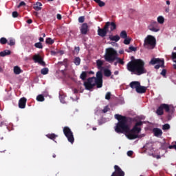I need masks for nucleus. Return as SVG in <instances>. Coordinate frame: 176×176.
<instances>
[{
  "mask_svg": "<svg viewBox=\"0 0 176 176\" xmlns=\"http://www.w3.org/2000/svg\"><path fill=\"white\" fill-rule=\"evenodd\" d=\"M35 47H36L37 49H43V45H42V43L38 42V43H36L34 44Z\"/></svg>",
  "mask_w": 176,
  "mask_h": 176,
  "instance_id": "nucleus-38",
  "label": "nucleus"
},
{
  "mask_svg": "<svg viewBox=\"0 0 176 176\" xmlns=\"http://www.w3.org/2000/svg\"><path fill=\"white\" fill-rule=\"evenodd\" d=\"M109 111V109L108 106L104 107V109L102 110L103 113H107V112H108Z\"/></svg>",
  "mask_w": 176,
  "mask_h": 176,
  "instance_id": "nucleus-46",
  "label": "nucleus"
},
{
  "mask_svg": "<svg viewBox=\"0 0 176 176\" xmlns=\"http://www.w3.org/2000/svg\"><path fill=\"white\" fill-rule=\"evenodd\" d=\"M41 72L42 75H47L49 74V69L47 67L43 68Z\"/></svg>",
  "mask_w": 176,
  "mask_h": 176,
  "instance_id": "nucleus-33",
  "label": "nucleus"
},
{
  "mask_svg": "<svg viewBox=\"0 0 176 176\" xmlns=\"http://www.w3.org/2000/svg\"><path fill=\"white\" fill-rule=\"evenodd\" d=\"M168 113L167 116L168 120H171L173 113Z\"/></svg>",
  "mask_w": 176,
  "mask_h": 176,
  "instance_id": "nucleus-52",
  "label": "nucleus"
},
{
  "mask_svg": "<svg viewBox=\"0 0 176 176\" xmlns=\"http://www.w3.org/2000/svg\"><path fill=\"white\" fill-rule=\"evenodd\" d=\"M104 25H107V31H115L116 30V23L115 22H107Z\"/></svg>",
  "mask_w": 176,
  "mask_h": 176,
  "instance_id": "nucleus-15",
  "label": "nucleus"
},
{
  "mask_svg": "<svg viewBox=\"0 0 176 176\" xmlns=\"http://www.w3.org/2000/svg\"><path fill=\"white\" fill-rule=\"evenodd\" d=\"M168 144L167 143H164L162 146H161V148L163 149V150H166L167 149V148H168Z\"/></svg>",
  "mask_w": 176,
  "mask_h": 176,
  "instance_id": "nucleus-44",
  "label": "nucleus"
},
{
  "mask_svg": "<svg viewBox=\"0 0 176 176\" xmlns=\"http://www.w3.org/2000/svg\"><path fill=\"white\" fill-rule=\"evenodd\" d=\"M144 148L146 151H152V149H153V147H152V143H146Z\"/></svg>",
  "mask_w": 176,
  "mask_h": 176,
  "instance_id": "nucleus-24",
  "label": "nucleus"
},
{
  "mask_svg": "<svg viewBox=\"0 0 176 176\" xmlns=\"http://www.w3.org/2000/svg\"><path fill=\"white\" fill-rule=\"evenodd\" d=\"M78 23H85V16H80L78 18Z\"/></svg>",
  "mask_w": 176,
  "mask_h": 176,
  "instance_id": "nucleus-48",
  "label": "nucleus"
},
{
  "mask_svg": "<svg viewBox=\"0 0 176 176\" xmlns=\"http://www.w3.org/2000/svg\"><path fill=\"white\" fill-rule=\"evenodd\" d=\"M36 100L37 101L42 102L45 101V97L43 96V95H38L36 97Z\"/></svg>",
  "mask_w": 176,
  "mask_h": 176,
  "instance_id": "nucleus-34",
  "label": "nucleus"
},
{
  "mask_svg": "<svg viewBox=\"0 0 176 176\" xmlns=\"http://www.w3.org/2000/svg\"><path fill=\"white\" fill-rule=\"evenodd\" d=\"M7 43L9 46H14L16 45V40L13 38H10Z\"/></svg>",
  "mask_w": 176,
  "mask_h": 176,
  "instance_id": "nucleus-22",
  "label": "nucleus"
},
{
  "mask_svg": "<svg viewBox=\"0 0 176 176\" xmlns=\"http://www.w3.org/2000/svg\"><path fill=\"white\" fill-rule=\"evenodd\" d=\"M116 60H117V63L118 64H120L121 65H124V61H123V59L116 56Z\"/></svg>",
  "mask_w": 176,
  "mask_h": 176,
  "instance_id": "nucleus-37",
  "label": "nucleus"
},
{
  "mask_svg": "<svg viewBox=\"0 0 176 176\" xmlns=\"http://www.w3.org/2000/svg\"><path fill=\"white\" fill-rule=\"evenodd\" d=\"M126 69L131 73V75L140 76L146 74L145 62L142 59H134L129 61L126 65Z\"/></svg>",
  "mask_w": 176,
  "mask_h": 176,
  "instance_id": "nucleus-2",
  "label": "nucleus"
},
{
  "mask_svg": "<svg viewBox=\"0 0 176 176\" xmlns=\"http://www.w3.org/2000/svg\"><path fill=\"white\" fill-rule=\"evenodd\" d=\"M166 74H167V70L166 69H164L161 72L160 75H162V76H163L164 78H167Z\"/></svg>",
  "mask_w": 176,
  "mask_h": 176,
  "instance_id": "nucleus-41",
  "label": "nucleus"
},
{
  "mask_svg": "<svg viewBox=\"0 0 176 176\" xmlns=\"http://www.w3.org/2000/svg\"><path fill=\"white\" fill-rule=\"evenodd\" d=\"M80 79L82 80H86V78H87V72H82L80 76Z\"/></svg>",
  "mask_w": 176,
  "mask_h": 176,
  "instance_id": "nucleus-27",
  "label": "nucleus"
},
{
  "mask_svg": "<svg viewBox=\"0 0 176 176\" xmlns=\"http://www.w3.org/2000/svg\"><path fill=\"white\" fill-rule=\"evenodd\" d=\"M164 111L166 113H174L175 112V107L173 104L163 103L157 108L156 113L158 116H162V115H164Z\"/></svg>",
  "mask_w": 176,
  "mask_h": 176,
  "instance_id": "nucleus-4",
  "label": "nucleus"
},
{
  "mask_svg": "<svg viewBox=\"0 0 176 176\" xmlns=\"http://www.w3.org/2000/svg\"><path fill=\"white\" fill-rule=\"evenodd\" d=\"M96 3L100 6V8H103V6H105V3L101 0H94Z\"/></svg>",
  "mask_w": 176,
  "mask_h": 176,
  "instance_id": "nucleus-25",
  "label": "nucleus"
},
{
  "mask_svg": "<svg viewBox=\"0 0 176 176\" xmlns=\"http://www.w3.org/2000/svg\"><path fill=\"white\" fill-rule=\"evenodd\" d=\"M148 29L153 32H158V31H160L159 23H157V21H151V25L148 26Z\"/></svg>",
  "mask_w": 176,
  "mask_h": 176,
  "instance_id": "nucleus-10",
  "label": "nucleus"
},
{
  "mask_svg": "<svg viewBox=\"0 0 176 176\" xmlns=\"http://www.w3.org/2000/svg\"><path fill=\"white\" fill-rule=\"evenodd\" d=\"M155 157L156 159H160V155H156Z\"/></svg>",
  "mask_w": 176,
  "mask_h": 176,
  "instance_id": "nucleus-62",
  "label": "nucleus"
},
{
  "mask_svg": "<svg viewBox=\"0 0 176 176\" xmlns=\"http://www.w3.org/2000/svg\"><path fill=\"white\" fill-rule=\"evenodd\" d=\"M118 56V52L113 48H107L104 56V58L107 63L112 64L115 60H116V57Z\"/></svg>",
  "mask_w": 176,
  "mask_h": 176,
  "instance_id": "nucleus-5",
  "label": "nucleus"
},
{
  "mask_svg": "<svg viewBox=\"0 0 176 176\" xmlns=\"http://www.w3.org/2000/svg\"><path fill=\"white\" fill-rule=\"evenodd\" d=\"M84 86L85 87V90H93L95 86L98 89H101L102 87V72L101 71H98L96 73V77H89L87 78V81L84 82Z\"/></svg>",
  "mask_w": 176,
  "mask_h": 176,
  "instance_id": "nucleus-3",
  "label": "nucleus"
},
{
  "mask_svg": "<svg viewBox=\"0 0 176 176\" xmlns=\"http://www.w3.org/2000/svg\"><path fill=\"white\" fill-rule=\"evenodd\" d=\"M137 93L139 94H144V93H146V87L141 86V84L136 89Z\"/></svg>",
  "mask_w": 176,
  "mask_h": 176,
  "instance_id": "nucleus-17",
  "label": "nucleus"
},
{
  "mask_svg": "<svg viewBox=\"0 0 176 176\" xmlns=\"http://www.w3.org/2000/svg\"><path fill=\"white\" fill-rule=\"evenodd\" d=\"M21 6H25V2L21 1L19 5L18 6V8H21Z\"/></svg>",
  "mask_w": 176,
  "mask_h": 176,
  "instance_id": "nucleus-51",
  "label": "nucleus"
},
{
  "mask_svg": "<svg viewBox=\"0 0 176 176\" xmlns=\"http://www.w3.org/2000/svg\"><path fill=\"white\" fill-rule=\"evenodd\" d=\"M63 133L66 138H67V141H69L70 144H74L75 142V138H74V133H72L71 129L68 126L63 127Z\"/></svg>",
  "mask_w": 176,
  "mask_h": 176,
  "instance_id": "nucleus-7",
  "label": "nucleus"
},
{
  "mask_svg": "<svg viewBox=\"0 0 176 176\" xmlns=\"http://www.w3.org/2000/svg\"><path fill=\"white\" fill-rule=\"evenodd\" d=\"M11 53H12V52L10 50H6L0 52V56H1V57H5L6 56L10 55Z\"/></svg>",
  "mask_w": 176,
  "mask_h": 176,
  "instance_id": "nucleus-20",
  "label": "nucleus"
},
{
  "mask_svg": "<svg viewBox=\"0 0 176 176\" xmlns=\"http://www.w3.org/2000/svg\"><path fill=\"white\" fill-rule=\"evenodd\" d=\"M51 54H52V56H56V54H57V53L55 51H51Z\"/></svg>",
  "mask_w": 176,
  "mask_h": 176,
  "instance_id": "nucleus-57",
  "label": "nucleus"
},
{
  "mask_svg": "<svg viewBox=\"0 0 176 176\" xmlns=\"http://www.w3.org/2000/svg\"><path fill=\"white\" fill-rule=\"evenodd\" d=\"M118 60H116V61L114 63V65L116 66V65H118Z\"/></svg>",
  "mask_w": 176,
  "mask_h": 176,
  "instance_id": "nucleus-63",
  "label": "nucleus"
},
{
  "mask_svg": "<svg viewBox=\"0 0 176 176\" xmlns=\"http://www.w3.org/2000/svg\"><path fill=\"white\" fill-rule=\"evenodd\" d=\"M46 137H47V138H50V140H52V141H54V140H56V138H57V137L58 136L54 133H51L46 135Z\"/></svg>",
  "mask_w": 176,
  "mask_h": 176,
  "instance_id": "nucleus-23",
  "label": "nucleus"
},
{
  "mask_svg": "<svg viewBox=\"0 0 176 176\" xmlns=\"http://www.w3.org/2000/svg\"><path fill=\"white\" fill-rule=\"evenodd\" d=\"M5 151H6L5 149V148H3V146H0V152L2 153V152H5Z\"/></svg>",
  "mask_w": 176,
  "mask_h": 176,
  "instance_id": "nucleus-54",
  "label": "nucleus"
},
{
  "mask_svg": "<svg viewBox=\"0 0 176 176\" xmlns=\"http://www.w3.org/2000/svg\"><path fill=\"white\" fill-rule=\"evenodd\" d=\"M114 75H119V72L118 71L114 72Z\"/></svg>",
  "mask_w": 176,
  "mask_h": 176,
  "instance_id": "nucleus-61",
  "label": "nucleus"
},
{
  "mask_svg": "<svg viewBox=\"0 0 176 176\" xmlns=\"http://www.w3.org/2000/svg\"><path fill=\"white\" fill-rule=\"evenodd\" d=\"M43 41H45V39H43V38H42V37H40V38H39V41H40V43H41V42H43Z\"/></svg>",
  "mask_w": 176,
  "mask_h": 176,
  "instance_id": "nucleus-60",
  "label": "nucleus"
},
{
  "mask_svg": "<svg viewBox=\"0 0 176 176\" xmlns=\"http://www.w3.org/2000/svg\"><path fill=\"white\" fill-rule=\"evenodd\" d=\"M133 151H129L127 152V155L128 156H133Z\"/></svg>",
  "mask_w": 176,
  "mask_h": 176,
  "instance_id": "nucleus-53",
  "label": "nucleus"
},
{
  "mask_svg": "<svg viewBox=\"0 0 176 176\" xmlns=\"http://www.w3.org/2000/svg\"><path fill=\"white\" fill-rule=\"evenodd\" d=\"M166 5H170V1H166Z\"/></svg>",
  "mask_w": 176,
  "mask_h": 176,
  "instance_id": "nucleus-64",
  "label": "nucleus"
},
{
  "mask_svg": "<svg viewBox=\"0 0 176 176\" xmlns=\"http://www.w3.org/2000/svg\"><path fill=\"white\" fill-rule=\"evenodd\" d=\"M0 43L1 45H6V43H8V39L5 37H1L0 38Z\"/></svg>",
  "mask_w": 176,
  "mask_h": 176,
  "instance_id": "nucleus-36",
  "label": "nucleus"
},
{
  "mask_svg": "<svg viewBox=\"0 0 176 176\" xmlns=\"http://www.w3.org/2000/svg\"><path fill=\"white\" fill-rule=\"evenodd\" d=\"M21 72V69L19 66H15L14 67V74H15V75H20Z\"/></svg>",
  "mask_w": 176,
  "mask_h": 176,
  "instance_id": "nucleus-21",
  "label": "nucleus"
},
{
  "mask_svg": "<svg viewBox=\"0 0 176 176\" xmlns=\"http://www.w3.org/2000/svg\"><path fill=\"white\" fill-rule=\"evenodd\" d=\"M171 58L172 60H173V61L176 60V52H172Z\"/></svg>",
  "mask_w": 176,
  "mask_h": 176,
  "instance_id": "nucleus-50",
  "label": "nucleus"
},
{
  "mask_svg": "<svg viewBox=\"0 0 176 176\" xmlns=\"http://www.w3.org/2000/svg\"><path fill=\"white\" fill-rule=\"evenodd\" d=\"M140 85H141V83H140L138 81H132L130 82L129 86L131 87V89H135L137 91V89H138Z\"/></svg>",
  "mask_w": 176,
  "mask_h": 176,
  "instance_id": "nucleus-18",
  "label": "nucleus"
},
{
  "mask_svg": "<svg viewBox=\"0 0 176 176\" xmlns=\"http://www.w3.org/2000/svg\"><path fill=\"white\" fill-rule=\"evenodd\" d=\"M80 31L82 35H86L89 32V25L87 23H85L81 25Z\"/></svg>",
  "mask_w": 176,
  "mask_h": 176,
  "instance_id": "nucleus-13",
  "label": "nucleus"
},
{
  "mask_svg": "<svg viewBox=\"0 0 176 176\" xmlns=\"http://www.w3.org/2000/svg\"><path fill=\"white\" fill-rule=\"evenodd\" d=\"M56 17H57L58 20H61V19H62L61 14H58L56 15Z\"/></svg>",
  "mask_w": 176,
  "mask_h": 176,
  "instance_id": "nucleus-55",
  "label": "nucleus"
},
{
  "mask_svg": "<svg viewBox=\"0 0 176 176\" xmlns=\"http://www.w3.org/2000/svg\"><path fill=\"white\" fill-rule=\"evenodd\" d=\"M80 61H81V60H80V58H79V57H76L74 60V63L75 65H77V66L80 65Z\"/></svg>",
  "mask_w": 176,
  "mask_h": 176,
  "instance_id": "nucleus-32",
  "label": "nucleus"
},
{
  "mask_svg": "<svg viewBox=\"0 0 176 176\" xmlns=\"http://www.w3.org/2000/svg\"><path fill=\"white\" fill-rule=\"evenodd\" d=\"M150 64H151V65H155V64H157L155 66V69H159V68H164V59L153 58L150 61Z\"/></svg>",
  "mask_w": 176,
  "mask_h": 176,
  "instance_id": "nucleus-8",
  "label": "nucleus"
},
{
  "mask_svg": "<svg viewBox=\"0 0 176 176\" xmlns=\"http://www.w3.org/2000/svg\"><path fill=\"white\" fill-rule=\"evenodd\" d=\"M137 51V47L130 46L129 47V50H126L125 52H127V53H130V52H136Z\"/></svg>",
  "mask_w": 176,
  "mask_h": 176,
  "instance_id": "nucleus-35",
  "label": "nucleus"
},
{
  "mask_svg": "<svg viewBox=\"0 0 176 176\" xmlns=\"http://www.w3.org/2000/svg\"><path fill=\"white\" fill-rule=\"evenodd\" d=\"M107 34H108V25H104L103 28H98V35H99V36L104 38V36H107Z\"/></svg>",
  "mask_w": 176,
  "mask_h": 176,
  "instance_id": "nucleus-11",
  "label": "nucleus"
},
{
  "mask_svg": "<svg viewBox=\"0 0 176 176\" xmlns=\"http://www.w3.org/2000/svg\"><path fill=\"white\" fill-rule=\"evenodd\" d=\"M80 50V48L79 47H75L74 53V54L76 53V54H78V53H79Z\"/></svg>",
  "mask_w": 176,
  "mask_h": 176,
  "instance_id": "nucleus-49",
  "label": "nucleus"
},
{
  "mask_svg": "<svg viewBox=\"0 0 176 176\" xmlns=\"http://www.w3.org/2000/svg\"><path fill=\"white\" fill-rule=\"evenodd\" d=\"M153 133H154L155 137H162L163 135V131L159 128H154L153 129Z\"/></svg>",
  "mask_w": 176,
  "mask_h": 176,
  "instance_id": "nucleus-16",
  "label": "nucleus"
},
{
  "mask_svg": "<svg viewBox=\"0 0 176 176\" xmlns=\"http://www.w3.org/2000/svg\"><path fill=\"white\" fill-rule=\"evenodd\" d=\"M131 42V38H126L124 40V45H130V43Z\"/></svg>",
  "mask_w": 176,
  "mask_h": 176,
  "instance_id": "nucleus-39",
  "label": "nucleus"
},
{
  "mask_svg": "<svg viewBox=\"0 0 176 176\" xmlns=\"http://www.w3.org/2000/svg\"><path fill=\"white\" fill-rule=\"evenodd\" d=\"M33 60L34 63H38V64H40V65H42L43 67H45L46 65V63H45V61H43V59L42 58L41 55H34L33 56Z\"/></svg>",
  "mask_w": 176,
  "mask_h": 176,
  "instance_id": "nucleus-12",
  "label": "nucleus"
},
{
  "mask_svg": "<svg viewBox=\"0 0 176 176\" xmlns=\"http://www.w3.org/2000/svg\"><path fill=\"white\" fill-rule=\"evenodd\" d=\"M34 10H36L37 12H39V10H42V3L41 2H37L34 5Z\"/></svg>",
  "mask_w": 176,
  "mask_h": 176,
  "instance_id": "nucleus-19",
  "label": "nucleus"
},
{
  "mask_svg": "<svg viewBox=\"0 0 176 176\" xmlns=\"http://www.w3.org/2000/svg\"><path fill=\"white\" fill-rule=\"evenodd\" d=\"M87 74H89V75H94V72L93 71H89V72H87Z\"/></svg>",
  "mask_w": 176,
  "mask_h": 176,
  "instance_id": "nucleus-58",
  "label": "nucleus"
},
{
  "mask_svg": "<svg viewBox=\"0 0 176 176\" xmlns=\"http://www.w3.org/2000/svg\"><path fill=\"white\" fill-rule=\"evenodd\" d=\"M111 74L112 73L111 72V70H109V69H104V76L109 78V76H111Z\"/></svg>",
  "mask_w": 176,
  "mask_h": 176,
  "instance_id": "nucleus-28",
  "label": "nucleus"
},
{
  "mask_svg": "<svg viewBox=\"0 0 176 176\" xmlns=\"http://www.w3.org/2000/svg\"><path fill=\"white\" fill-rule=\"evenodd\" d=\"M45 43L47 45H53V43H54V40L52 39L50 37H48L45 40Z\"/></svg>",
  "mask_w": 176,
  "mask_h": 176,
  "instance_id": "nucleus-30",
  "label": "nucleus"
},
{
  "mask_svg": "<svg viewBox=\"0 0 176 176\" xmlns=\"http://www.w3.org/2000/svg\"><path fill=\"white\" fill-rule=\"evenodd\" d=\"M157 22L160 24H163V23H164V18L163 16H158L157 17Z\"/></svg>",
  "mask_w": 176,
  "mask_h": 176,
  "instance_id": "nucleus-40",
  "label": "nucleus"
},
{
  "mask_svg": "<svg viewBox=\"0 0 176 176\" xmlns=\"http://www.w3.org/2000/svg\"><path fill=\"white\" fill-rule=\"evenodd\" d=\"M156 46V38L151 35L147 36L144 42V47L148 49V50H152L155 49Z\"/></svg>",
  "mask_w": 176,
  "mask_h": 176,
  "instance_id": "nucleus-6",
  "label": "nucleus"
},
{
  "mask_svg": "<svg viewBox=\"0 0 176 176\" xmlns=\"http://www.w3.org/2000/svg\"><path fill=\"white\" fill-rule=\"evenodd\" d=\"M120 36L122 38V39L127 38V32H126V30H122L120 34Z\"/></svg>",
  "mask_w": 176,
  "mask_h": 176,
  "instance_id": "nucleus-31",
  "label": "nucleus"
},
{
  "mask_svg": "<svg viewBox=\"0 0 176 176\" xmlns=\"http://www.w3.org/2000/svg\"><path fill=\"white\" fill-rule=\"evenodd\" d=\"M28 24H32V19H28L27 21Z\"/></svg>",
  "mask_w": 176,
  "mask_h": 176,
  "instance_id": "nucleus-56",
  "label": "nucleus"
},
{
  "mask_svg": "<svg viewBox=\"0 0 176 176\" xmlns=\"http://www.w3.org/2000/svg\"><path fill=\"white\" fill-rule=\"evenodd\" d=\"M115 171L112 173L111 176H124V171L119 167L118 165L114 166Z\"/></svg>",
  "mask_w": 176,
  "mask_h": 176,
  "instance_id": "nucleus-9",
  "label": "nucleus"
},
{
  "mask_svg": "<svg viewBox=\"0 0 176 176\" xmlns=\"http://www.w3.org/2000/svg\"><path fill=\"white\" fill-rule=\"evenodd\" d=\"M25 105H27V98L23 97L19 100V107L21 108V109H24Z\"/></svg>",
  "mask_w": 176,
  "mask_h": 176,
  "instance_id": "nucleus-14",
  "label": "nucleus"
},
{
  "mask_svg": "<svg viewBox=\"0 0 176 176\" xmlns=\"http://www.w3.org/2000/svg\"><path fill=\"white\" fill-rule=\"evenodd\" d=\"M65 97L66 96L64 94H59V99L62 104H65Z\"/></svg>",
  "mask_w": 176,
  "mask_h": 176,
  "instance_id": "nucleus-29",
  "label": "nucleus"
},
{
  "mask_svg": "<svg viewBox=\"0 0 176 176\" xmlns=\"http://www.w3.org/2000/svg\"><path fill=\"white\" fill-rule=\"evenodd\" d=\"M105 100H111V92H107L106 94Z\"/></svg>",
  "mask_w": 176,
  "mask_h": 176,
  "instance_id": "nucleus-45",
  "label": "nucleus"
},
{
  "mask_svg": "<svg viewBox=\"0 0 176 176\" xmlns=\"http://www.w3.org/2000/svg\"><path fill=\"white\" fill-rule=\"evenodd\" d=\"M162 130H170V124H165L162 126Z\"/></svg>",
  "mask_w": 176,
  "mask_h": 176,
  "instance_id": "nucleus-43",
  "label": "nucleus"
},
{
  "mask_svg": "<svg viewBox=\"0 0 176 176\" xmlns=\"http://www.w3.org/2000/svg\"><path fill=\"white\" fill-rule=\"evenodd\" d=\"M115 119L118 120V122L115 126V131L118 134H126L129 140H135L141 138V135H138L141 133V127L144 124L142 121L137 122L133 126V129H130L128 123L133 122V118L122 116L120 114H115Z\"/></svg>",
  "mask_w": 176,
  "mask_h": 176,
  "instance_id": "nucleus-1",
  "label": "nucleus"
},
{
  "mask_svg": "<svg viewBox=\"0 0 176 176\" xmlns=\"http://www.w3.org/2000/svg\"><path fill=\"white\" fill-rule=\"evenodd\" d=\"M109 38L111 41H114V42H118V41L120 40V36H119V35H116L110 36Z\"/></svg>",
  "mask_w": 176,
  "mask_h": 176,
  "instance_id": "nucleus-26",
  "label": "nucleus"
},
{
  "mask_svg": "<svg viewBox=\"0 0 176 176\" xmlns=\"http://www.w3.org/2000/svg\"><path fill=\"white\" fill-rule=\"evenodd\" d=\"M12 17H14V19H16V17H19V12H17V11H14L12 12Z\"/></svg>",
  "mask_w": 176,
  "mask_h": 176,
  "instance_id": "nucleus-47",
  "label": "nucleus"
},
{
  "mask_svg": "<svg viewBox=\"0 0 176 176\" xmlns=\"http://www.w3.org/2000/svg\"><path fill=\"white\" fill-rule=\"evenodd\" d=\"M73 91H74V94H78V89H74Z\"/></svg>",
  "mask_w": 176,
  "mask_h": 176,
  "instance_id": "nucleus-59",
  "label": "nucleus"
},
{
  "mask_svg": "<svg viewBox=\"0 0 176 176\" xmlns=\"http://www.w3.org/2000/svg\"><path fill=\"white\" fill-rule=\"evenodd\" d=\"M102 64H103V63H102V60H98L96 61V65H97L98 68H100V67H102Z\"/></svg>",
  "mask_w": 176,
  "mask_h": 176,
  "instance_id": "nucleus-42",
  "label": "nucleus"
}]
</instances>
